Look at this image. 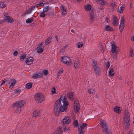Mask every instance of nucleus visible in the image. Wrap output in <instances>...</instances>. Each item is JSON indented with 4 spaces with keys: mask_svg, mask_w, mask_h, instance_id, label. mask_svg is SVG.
Returning a JSON list of instances; mask_svg holds the SVG:
<instances>
[{
    "mask_svg": "<svg viewBox=\"0 0 134 134\" xmlns=\"http://www.w3.org/2000/svg\"><path fill=\"white\" fill-rule=\"evenodd\" d=\"M119 47L114 44L112 45V48L111 51L112 53H117L119 51Z\"/></svg>",
    "mask_w": 134,
    "mask_h": 134,
    "instance_id": "1a4fd4ad",
    "label": "nucleus"
},
{
    "mask_svg": "<svg viewBox=\"0 0 134 134\" xmlns=\"http://www.w3.org/2000/svg\"><path fill=\"white\" fill-rule=\"evenodd\" d=\"M119 79L120 80H122L121 77H119Z\"/></svg>",
    "mask_w": 134,
    "mask_h": 134,
    "instance_id": "338daca9",
    "label": "nucleus"
},
{
    "mask_svg": "<svg viewBox=\"0 0 134 134\" xmlns=\"http://www.w3.org/2000/svg\"><path fill=\"white\" fill-rule=\"evenodd\" d=\"M94 16L93 14H90V18L91 19V20H93V19Z\"/></svg>",
    "mask_w": 134,
    "mask_h": 134,
    "instance_id": "4d7b16f0",
    "label": "nucleus"
},
{
    "mask_svg": "<svg viewBox=\"0 0 134 134\" xmlns=\"http://www.w3.org/2000/svg\"><path fill=\"white\" fill-rule=\"evenodd\" d=\"M89 93L91 94H93L95 92V91L93 89H89L88 90Z\"/></svg>",
    "mask_w": 134,
    "mask_h": 134,
    "instance_id": "a19ab883",
    "label": "nucleus"
},
{
    "mask_svg": "<svg viewBox=\"0 0 134 134\" xmlns=\"http://www.w3.org/2000/svg\"><path fill=\"white\" fill-rule=\"evenodd\" d=\"M74 106L75 112L77 113H78L80 109L79 105H74Z\"/></svg>",
    "mask_w": 134,
    "mask_h": 134,
    "instance_id": "4be33fe9",
    "label": "nucleus"
},
{
    "mask_svg": "<svg viewBox=\"0 0 134 134\" xmlns=\"http://www.w3.org/2000/svg\"><path fill=\"white\" fill-rule=\"evenodd\" d=\"M69 130V129L68 127L65 128L64 129V131L66 132H67Z\"/></svg>",
    "mask_w": 134,
    "mask_h": 134,
    "instance_id": "603ef678",
    "label": "nucleus"
},
{
    "mask_svg": "<svg viewBox=\"0 0 134 134\" xmlns=\"http://www.w3.org/2000/svg\"><path fill=\"white\" fill-rule=\"evenodd\" d=\"M95 73L98 75H99L100 74V68L98 66L94 67Z\"/></svg>",
    "mask_w": 134,
    "mask_h": 134,
    "instance_id": "2eb2a0df",
    "label": "nucleus"
},
{
    "mask_svg": "<svg viewBox=\"0 0 134 134\" xmlns=\"http://www.w3.org/2000/svg\"><path fill=\"white\" fill-rule=\"evenodd\" d=\"M93 68L98 66L97 65V61L96 60H94L93 61Z\"/></svg>",
    "mask_w": 134,
    "mask_h": 134,
    "instance_id": "ea45409f",
    "label": "nucleus"
},
{
    "mask_svg": "<svg viewBox=\"0 0 134 134\" xmlns=\"http://www.w3.org/2000/svg\"><path fill=\"white\" fill-rule=\"evenodd\" d=\"M63 132L62 128L61 127H58L56 131L55 132V134H62Z\"/></svg>",
    "mask_w": 134,
    "mask_h": 134,
    "instance_id": "dca6fc26",
    "label": "nucleus"
},
{
    "mask_svg": "<svg viewBox=\"0 0 134 134\" xmlns=\"http://www.w3.org/2000/svg\"><path fill=\"white\" fill-rule=\"evenodd\" d=\"M129 134H132L131 133V132H129Z\"/></svg>",
    "mask_w": 134,
    "mask_h": 134,
    "instance_id": "774afa93",
    "label": "nucleus"
},
{
    "mask_svg": "<svg viewBox=\"0 0 134 134\" xmlns=\"http://www.w3.org/2000/svg\"><path fill=\"white\" fill-rule=\"evenodd\" d=\"M109 74L110 76H113L114 75V73L113 69H111L110 70L109 72Z\"/></svg>",
    "mask_w": 134,
    "mask_h": 134,
    "instance_id": "f704fd0d",
    "label": "nucleus"
},
{
    "mask_svg": "<svg viewBox=\"0 0 134 134\" xmlns=\"http://www.w3.org/2000/svg\"><path fill=\"white\" fill-rule=\"evenodd\" d=\"M97 3L100 5H106L107 4L105 1L103 0H97Z\"/></svg>",
    "mask_w": 134,
    "mask_h": 134,
    "instance_id": "a211bd4d",
    "label": "nucleus"
},
{
    "mask_svg": "<svg viewBox=\"0 0 134 134\" xmlns=\"http://www.w3.org/2000/svg\"><path fill=\"white\" fill-rule=\"evenodd\" d=\"M31 10L30 9L29 10H26L25 13H24V15H26V14H30L31 13Z\"/></svg>",
    "mask_w": 134,
    "mask_h": 134,
    "instance_id": "a18cd8bd",
    "label": "nucleus"
},
{
    "mask_svg": "<svg viewBox=\"0 0 134 134\" xmlns=\"http://www.w3.org/2000/svg\"><path fill=\"white\" fill-rule=\"evenodd\" d=\"M87 124L86 123H79L78 126V131L79 132V134H83L84 133L85 130L84 127L87 126Z\"/></svg>",
    "mask_w": 134,
    "mask_h": 134,
    "instance_id": "39448f33",
    "label": "nucleus"
},
{
    "mask_svg": "<svg viewBox=\"0 0 134 134\" xmlns=\"http://www.w3.org/2000/svg\"><path fill=\"white\" fill-rule=\"evenodd\" d=\"M35 99L37 102L41 103L44 100V97L42 93H37L35 95Z\"/></svg>",
    "mask_w": 134,
    "mask_h": 134,
    "instance_id": "20e7f679",
    "label": "nucleus"
},
{
    "mask_svg": "<svg viewBox=\"0 0 134 134\" xmlns=\"http://www.w3.org/2000/svg\"><path fill=\"white\" fill-rule=\"evenodd\" d=\"M68 105L66 97L62 96L59 100H57L55 103L54 108V114L56 116H58L60 111H66L67 109V106Z\"/></svg>",
    "mask_w": 134,
    "mask_h": 134,
    "instance_id": "f257e3e1",
    "label": "nucleus"
},
{
    "mask_svg": "<svg viewBox=\"0 0 134 134\" xmlns=\"http://www.w3.org/2000/svg\"><path fill=\"white\" fill-rule=\"evenodd\" d=\"M26 55L25 54H23L20 57V59L21 61L23 60L25 58Z\"/></svg>",
    "mask_w": 134,
    "mask_h": 134,
    "instance_id": "473e14b6",
    "label": "nucleus"
},
{
    "mask_svg": "<svg viewBox=\"0 0 134 134\" xmlns=\"http://www.w3.org/2000/svg\"><path fill=\"white\" fill-rule=\"evenodd\" d=\"M32 86V85L31 83H27L26 85V87L28 89L30 88Z\"/></svg>",
    "mask_w": 134,
    "mask_h": 134,
    "instance_id": "2f4dec72",
    "label": "nucleus"
},
{
    "mask_svg": "<svg viewBox=\"0 0 134 134\" xmlns=\"http://www.w3.org/2000/svg\"><path fill=\"white\" fill-rule=\"evenodd\" d=\"M114 110L115 112L119 113H121V108L118 107H115Z\"/></svg>",
    "mask_w": 134,
    "mask_h": 134,
    "instance_id": "aec40b11",
    "label": "nucleus"
},
{
    "mask_svg": "<svg viewBox=\"0 0 134 134\" xmlns=\"http://www.w3.org/2000/svg\"><path fill=\"white\" fill-rule=\"evenodd\" d=\"M105 30L106 31H112L113 28L109 25H106L105 27Z\"/></svg>",
    "mask_w": 134,
    "mask_h": 134,
    "instance_id": "6ab92c4d",
    "label": "nucleus"
},
{
    "mask_svg": "<svg viewBox=\"0 0 134 134\" xmlns=\"http://www.w3.org/2000/svg\"><path fill=\"white\" fill-rule=\"evenodd\" d=\"M130 6H131V7L133 5V4L132 3H130Z\"/></svg>",
    "mask_w": 134,
    "mask_h": 134,
    "instance_id": "0e129e2a",
    "label": "nucleus"
},
{
    "mask_svg": "<svg viewBox=\"0 0 134 134\" xmlns=\"http://www.w3.org/2000/svg\"><path fill=\"white\" fill-rule=\"evenodd\" d=\"M119 20L116 16L113 15L112 18V24L115 26H117L119 24Z\"/></svg>",
    "mask_w": 134,
    "mask_h": 134,
    "instance_id": "6e6552de",
    "label": "nucleus"
},
{
    "mask_svg": "<svg viewBox=\"0 0 134 134\" xmlns=\"http://www.w3.org/2000/svg\"><path fill=\"white\" fill-rule=\"evenodd\" d=\"M113 58L114 59L116 60L117 59V56L115 54H114L113 55Z\"/></svg>",
    "mask_w": 134,
    "mask_h": 134,
    "instance_id": "5fc2aeb1",
    "label": "nucleus"
},
{
    "mask_svg": "<svg viewBox=\"0 0 134 134\" xmlns=\"http://www.w3.org/2000/svg\"><path fill=\"white\" fill-rule=\"evenodd\" d=\"M101 126L103 128V130L106 134H110V132L108 130V126L106 121L101 120L100 122Z\"/></svg>",
    "mask_w": 134,
    "mask_h": 134,
    "instance_id": "7ed1b4c3",
    "label": "nucleus"
},
{
    "mask_svg": "<svg viewBox=\"0 0 134 134\" xmlns=\"http://www.w3.org/2000/svg\"><path fill=\"white\" fill-rule=\"evenodd\" d=\"M43 50L42 48H37V52L38 53H41L43 52Z\"/></svg>",
    "mask_w": 134,
    "mask_h": 134,
    "instance_id": "72a5a7b5",
    "label": "nucleus"
},
{
    "mask_svg": "<svg viewBox=\"0 0 134 134\" xmlns=\"http://www.w3.org/2000/svg\"><path fill=\"white\" fill-rule=\"evenodd\" d=\"M20 92V90H16L15 91V92L16 93H19Z\"/></svg>",
    "mask_w": 134,
    "mask_h": 134,
    "instance_id": "13d9d810",
    "label": "nucleus"
},
{
    "mask_svg": "<svg viewBox=\"0 0 134 134\" xmlns=\"http://www.w3.org/2000/svg\"><path fill=\"white\" fill-rule=\"evenodd\" d=\"M43 1H40V3L38 4H37L36 5L35 7H38L40 6L41 5H43V6L44 7V5L45 4H47V3H44V4H43Z\"/></svg>",
    "mask_w": 134,
    "mask_h": 134,
    "instance_id": "393cba45",
    "label": "nucleus"
},
{
    "mask_svg": "<svg viewBox=\"0 0 134 134\" xmlns=\"http://www.w3.org/2000/svg\"><path fill=\"white\" fill-rule=\"evenodd\" d=\"M35 6H33V7H32V8H30V9L32 11V10H34L35 8Z\"/></svg>",
    "mask_w": 134,
    "mask_h": 134,
    "instance_id": "bf43d9fd",
    "label": "nucleus"
},
{
    "mask_svg": "<svg viewBox=\"0 0 134 134\" xmlns=\"http://www.w3.org/2000/svg\"><path fill=\"white\" fill-rule=\"evenodd\" d=\"M18 52L17 51H15L13 53V55L15 56H16L17 55H18Z\"/></svg>",
    "mask_w": 134,
    "mask_h": 134,
    "instance_id": "6e6d98bb",
    "label": "nucleus"
},
{
    "mask_svg": "<svg viewBox=\"0 0 134 134\" xmlns=\"http://www.w3.org/2000/svg\"><path fill=\"white\" fill-rule=\"evenodd\" d=\"M130 119L128 116H126L124 119V124L126 130H128L129 128L130 125Z\"/></svg>",
    "mask_w": 134,
    "mask_h": 134,
    "instance_id": "423d86ee",
    "label": "nucleus"
},
{
    "mask_svg": "<svg viewBox=\"0 0 134 134\" xmlns=\"http://www.w3.org/2000/svg\"><path fill=\"white\" fill-rule=\"evenodd\" d=\"M77 47L78 48H81L83 46V44L82 43H78L77 44Z\"/></svg>",
    "mask_w": 134,
    "mask_h": 134,
    "instance_id": "79ce46f5",
    "label": "nucleus"
},
{
    "mask_svg": "<svg viewBox=\"0 0 134 134\" xmlns=\"http://www.w3.org/2000/svg\"><path fill=\"white\" fill-rule=\"evenodd\" d=\"M124 18L122 17L121 19V21H120L121 23H120V25H124Z\"/></svg>",
    "mask_w": 134,
    "mask_h": 134,
    "instance_id": "37998d69",
    "label": "nucleus"
},
{
    "mask_svg": "<svg viewBox=\"0 0 134 134\" xmlns=\"http://www.w3.org/2000/svg\"><path fill=\"white\" fill-rule=\"evenodd\" d=\"M43 75V73L42 72L40 71L38 72L35 73L32 77L34 79H36L38 78L41 77Z\"/></svg>",
    "mask_w": 134,
    "mask_h": 134,
    "instance_id": "9d476101",
    "label": "nucleus"
},
{
    "mask_svg": "<svg viewBox=\"0 0 134 134\" xmlns=\"http://www.w3.org/2000/svg\"><path fill=\"white\" fill-rule=\"evenodd\" d=\"M52 93L53 94H54L55 93L56 91V89L55 87H53L51 91Z\"/></svg>",
    "mask_w": 134,
    "mask_h": 134,
    "instance_id": "09e8293b",
    "label": "nucleus"
},
{
    "mask_svg": "<svg viewBox=\"0 0 134 134\" xmlns=\"http://www.w3.org/2000/svg\"><path fill=\"white\" fill-rule=\"evenodd\" d=\"M6 6V4L5 2H0V7L2 8H4Z\"/></svg>",
    "mask_w": 134,
    "mask_h": 134,
    "instance_id": "c85d7f7f",
    "label": "nucleus"
},
{
    "mask_svg": "<svg viewBox=\"0 0 134 134\" xmlns=\"http://www.w3.org/2000/svg\"><path fill=\"white\" fill-rule=\"evenodd\" d=\"M132 40L134 42V36H133L131 38Z\"/></svg>",
    "mask_w": 134,
    "mask_h": 134,
    "instance_id": "e2e57ef3",
    "label": "nucleus"
},
{
    "mask_svg": "<svg viewBox=\"0 0 134 134\" xmlns=\"http://www.w3.org/2000/svg\"><path fill=\"white\" fill-rule=\"evenodd\" d=\"M105 21L107 22V23H109L110 21L109 20V18H107L106 19H105Z\"/></svg>",
    "mask_w": 134,
    "mask_h": 134,
    "instance_id": "052dcab7",
    "label": "nucleus"
},
{
    "mask_svg": "<svg viewBox=\"0 0 134 134\" xmlns=\"http://www.w3.org/2000/svg\"><path fill=\"white\" fill-rule=\"evenodd\" d=\"M62 62L66 64L69 65L71 64V60L68 57L66 56H64L61 58Z\"/></svg>",
    "mask_w": 134,
    "mask_h": 134,
    "instance_id": "0eeeda50",
    "label": "nucleus"
},
{
    "mask_svg": "<svg viewBox=\"0 0 134 134\" xmlns=\"http://www.w3.org/2000/svg\"><path fill=\"white\" fill-rule=\"evenodd\" d=\"M45 12H41L40 13L39 16L41 18H44L45 17L46 14H45Z\"/></svg>",
    "mask_w": 134,
    "mask_h": 134,
    "instance_id": "58836bf2",
    "label": "nucleus"
},
{
    "mask_svg": "<svg viewBox=\"0 0 134 134\" xmlns=\"http://www.w3.org/2000/svg\"><path fill=\"white\" fill-rule=\"evenodd\" d=\"M51 38L49 37L47 38L44 42V45H48L51 42Z\"/></svg>",
    "mask_w": 134,
    "mask_h": 134,
    "instance_id": "bb28decb",
    "label": "nucleus"
},
{
    "mask_svg": "<svg viewBox=\"0 0 134 134\" xmlns=\"http://www.w3.org/2000/svg\"><path fill=\"white\" fill-rule=\"evenodd\" d=\"M60 9L61 13L62 15H64L67 14L66 9L64 6L61 5L60 7Z\"/></svg>",
    "mask_w": 134,
    "mask_h": 134,
    "instance_id": "9b49d317",
    "label": "nucleus"
},
{
    "mask_svg": "<svg viewBox=\"0 0 134 134\" xmlns=\"http://www.w3.org/2000/svg\"><path fill=\"white\" fill-rule=\"evenodd\" d=\"M7 80H8L7 79H5L3 81L2 80V82L1 84V86L3 85H4L5 83V82H6Z\"/></svg>",
    "mask_w": 134,
    "mask_h": 134,
    "instance_id": "49530a36",
    "label": "nucleus"
},
{
    "mask_svg": "<svg viewBox=\"0 0 134 134\" xmlns=\"http://www.w3.org/2000/svg\"><path fill=\"white\" fill-rule=\"evenodd\" d=\"M74 65L75 68H77L80 65V63L78 61H76L74 63Z\"/></svg>",
    "mask_w": 134,
    "mask_h": 134,
    "instance_id": "a878e982",
    "label": "nucleus"
},
{
    "mask_svg": "<svg viewBox=\"0 0 134 134\" xmlns=\"http://www.w3.org/2000/svg\"><path fill=\"white\" fill-rule=\"evenodd\" d=\"M25 103V101L23 100H19L13 103V107L14 109L15 110L16 113H19L21 111L22 108L23 107Z\"/></svg>",
    "mask_w": 134,
    "mask_h": 134,
    "instance_id": "f03ea898",
    "label": "nucleus"
},
{
    "mask_svg": "<svg viewBox=\"0 0 134 134\" xmlns=\"http://www.w3.org/2000/svg\"><path fill=\"white\" fill-rule=\"evenodd\" d=\"M11 80V81H12V82L10 86V88H12L15 85V80L14 79H12Z\"/></svg>",
    "mask_w": 134,
    "mask_h": 134,
    "instance_id": "b1692460",
    "label": "nucleus"
},
{
    "mask_svg": "<svg viewBox=\"0 0 134 134\" xmlns=\"http://www.w3.org/2000/svg\"><path fill=\"white\" fill-rule=\"evenodd\" d=\"M133 54V50L132 49H130V55L132 57V55Z\"/></svg>",
    "mask_w": 134,
    "mask_h": 134,
    "instance_id": "8fccbe9b",
    "label": "nucleus"
},
{
    "mask_svg": "<svg viewBox=\"0 0 134 134\" xmlns=\"http://www.w3.org/2000/svg\"><path fill=\"white\" fill-rule=\"evenodd\" d=\"M110 66V64L109 62H107L106 64V67L108 69V68Z\"/></svg>",
    "mask_w": 134,
    "mask_h": 134,
    "instance_id": "864d4df0",
    "label": "nucleus"
},
{
    "mask_svg": "<svg viewBox=\"0 0 134 134\" xmlns=\"http://www.w3.org/2000/svg\"><path fill=\"white\" fill-rule=\"evenodd\" d=\"M74 125L75 127H78V126L79 125V124L78 125V121L77 120H75L74 122Z\"/></svg>",
    "mask_w": 134,
    "mask_h": 134,
    "instance_id": "4c0bfd02",
    "label": "nucleus"
},
{
    "mask_svg": "<svg viewBox=\"0 0 134 134\" xmlns=\"http://www.w3.org/2000/svg\"><path fill=\"white\" fill-rule=\"evenodd\" d=\"M34 59L30 57L27 58L25 61L26 64L27 65H30L32 63Z\"/></svg>",
    "mask_w": 134,
    "mask_h": 134,
    "instance_id": "ddd939ff",
    "label": "nucleus"
},
{
    "mask_svg": "<svg viewBox=\"0 0 134 134\" xmlns=\"http://www.w3.org/2000/svg\"><path fill=\"white\" fill-rule=\"evenodd\" d=\"M79 102L77 99H75L74 100V105H79Z\"/></svg>",
    "mask_w": 134,
    "mask_h": 134,
    "instance_id": "de8ad7c7",
    "label": "nucleus"
},
{
    "mask_svg": "<svg viewBox=\"0 0 134 134\" xmlns=\"http://www.w3.org/2000/svg\"><path fill=\"white\" fill-rule=\"evenodd\" d=\"M123 10V7L122 6L120 7V8H118V12L120 13H122Z\"/></svg>",
    "mask_w": 134,
    "mask_h": 134,
    "instance_id": "c756f323",
    "label": "nucleus"
},
{
    "mask_svg": "<svg viewBox=\"0 0 134 134\" xmlns=\"http://www.w3.org/2000/svg\"><path fill=\"white\" fill-rule=\"evenodd\" d=\"M42 72L43 73V75L44 74V76H46L48 74V70L45 69Z\"/></svg>",
    "mask_w": 134,
    "mask_h": 134,
    "instance_id": "c9c22d12",
    "label": "nucleus"
},
{
    "mask_svg": "<svg viewBox=\"0 0 134 134\" xmlns=\"http://www.w3.org/2000/svg\"><path fill=\"white\" fill-rule=\"evenodd\" d=\"M115 3V2L111 3L110 4V6L112 8L115 7L116 5Z\"/></svg>",
    "mask_w": 134,
    "mask_h": 134,
    "instance_id": "c03bdc74",
    "label": "nucleus"
},
{
    "mask_svg": "<svg viewBox=\"0 0 134 134\" xmlns=\"http://www.w3.org/2000/svg\"><path fill=\"white\" fill-rule=\"evenodd\" d=\"M71 31L72 32H73V33H74V31L73 30H71Z\"/></svg>",
    "mask_w": 134,
    "mask_h": 134,
    "instance_id": "69168bd1",
    "label": "nucleus"
},
{
    "mask_svg": "<svg viewBox=\"0 0 134 134\" xmlns=\"http://www.w3.org/2000/svg\"><path fill=\"white\" fill-rule=\"evenodd\" d=\"M34 18L33 17L31 18L30 19L28 18L26 21V23L27 24H28L32 23L33 20Z\"/></svg>",
    "mask_w": 134,
    "mask_h": 134,
    "instance_id": "cd10ccee",
    "label": "nucleus"
},
{
    "mask_svg": "<svg viewBox=\"0 0 134 134\" xmlns=\"http://www.w3.org/2000/svg\"><path fill=\"white\" fill-rule=\"evenodd\" d=\"M70 122V120L68 116L64 118L62 121V122L63 124H67Z\"/></svg>",
    "mask_w": 134,
    "mask_h": 134,
    "instance_id": "f8f14e48",
    "label": "nucleus"
},
{
    "mask_svg": "<svg viewBox=\"0 0 134 134\" xmlns=\"http://www.w3.org/2000/svg\"><path fill=\"white\" fill-rule=\"evenodd\" d=\"M48 6V5L47 6H44V7L43 9V12H46L48 11L49 8Z\"/></svg>",
    "mask_w": 134,
    "mask_h": 134,
    "instance_id": "7c9ffc66",
    "label": "nucleus"
},
{
    "mask_svg": "<svg viewBox=\"0 0 134 134\" xmlns=\"http://www.w3.org/2000/svg\"><path fill=\"white\" fill-rule=\"evenodd\" d=\"M124 25H119V29H120V32H121L124 28Z\"/></svg>",
    "mask_w": 134,
    "mask_h": 134,
    "instance_id": "e433bc0d",
    "label": "nucleus"
},
{
    "mask_svg": "<svg viewBox=\"0 0 134 134\" xmlns=\"http://www.w3.org/2000/svg\"><path fill=\"white\" fill-rule=\"evenodd\" d=\"M92 6L90 4H87L85 6L84 8L86 11H90L91 9Z\"/></svg>",
    "mask_w": 134,
    "mask_h": 134,
    "instance_id": "f3484780",
    "label": "nucleus"
},
{
    "mask_svg": "<svg viewBox=\"0 0 134 134\" xmlns=\"http://www.w3.org/2000/svg\"><path fill=\"white\" fill-rule=\"evenodd\" d=\"M5 19L6 21L11 23L14 21L13 19L11 17L9 16L7 17V18H5Z\"/></svg>",
    "mask_w": 134,
    "mask_h": 134,
    "instance_id": "5701e85b",
    "label": "nucleus"
},
{
    "mask_svg": "<svg viewBox=\"0 0 134 134\" xmlns=\"http://www.w3.org/2000/svg\"><path fill=\"white\" fill-rule=\"evenodd\" d=\"M74 95V93L71 92H68L67 94V97L68 98L72 101L73 100Z\"/></svg>",
    "mask_w": 134,
    "mask_h": 134,
    "instance_id": "4468645a",
    "label": "nucleus"
},
{
    "mask_svg": "<svg viewBox=\"0 0 134 134\" xmlns=\"http://www.w3.org/2000/svg\"><path fill=\"white\" fill-rule=\"evenodd\" d=\"M4 16L5 17V18H7V17L8 16H7V13H5L4 14Z\"/></svg>",
    "mask_w": 134,
    "mask_h": 134,
    "instance_id": "680f3d73",
    "label": "nucleus"
},
{
    "mask_svg": "<svg viewBox=\"0 0 134 134\" xmlns=\"http://www.w3.org/2000/svg\"><path fill=\"white\" fill-rule=\"evenodd\" d=\"M44 42H41L38 46L37 48H41L42 47V45L44 44Z\"/></svg>",
    "mask_w": 134,
    "mask_h": 134,
    "instance_id": "3c124183",
    "label": "nucleus"
},
{
    "mask_svg": "<svg viewBox=\"0 0 134 134\" xmlns=\"http://www.w3.org/2000/svg\"><path fill=\"white\" fill-rule=\"evenodd\" d=\"M40 113V111H38L37 110H36L35 111H34L33 116L34 117H35L37 116H39Z\"/></svg>",
    "mask_w": 134,
    "mask_h": 134,
    "instance_id": "412c9836",
    "label": "nucleus"
}]
</instances>
